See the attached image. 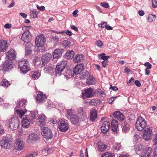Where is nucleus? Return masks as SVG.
<instances>
[{"label": "nucleus", "mask_w": 157, "mask_h": 157, "mask_svg": "<svg viewBox=\"0 0 157 157\" xmlns=\"http://www.w3.org/2000/svg\"><path fill=\"white\" fill-rule=\"evenodd\" d=\"M152 148L151 147H147L144 150L140 147H138L136 150V153L139 154L141 157H149L152 151Z\"/></svg>", "instance_id": "obj_1"}, {"label": "nucleus", "mask_w": 157, "mask_h": 157, "mask_svg": "<svg viewBox=\"0 0 157 157\" xmlns=\"http://www.w3.org/2000/svg\"><path fill=\"white\" fill-rule=\"evenodd\" d=\"M20 72L23 74H26L30 70V68L29 61L27 60H25L19 62L18 64Z\"/></svg>", "instance_id": "obj_2"}, {"label": "nucleus", "mask_w": 157, "mask_h": 157, "mask_svg": "<svg viewBox=\"0 0 157 157\" xmlns=\"http://www.w3.org/2000/svg\"><path fill=\"white\" fill-rule=\"evenodd\" d=\"M147 123L145 119L141 116L137 119L136 128L139 131H142L147 126Z\"/></svg>", "instance_id": "obj_3"}, {"label": "nucleus", "mask_w": 157, "mask_h": 157, "mask_svg": "<svg viewBox=\"0 0 157 157\" xmlns=\"http://www.w3.org/2000/svg\"><path fill=\"white\" fill-rule=\"evenodd\" d=\"M11 138L8 137H3L0 141V146L2 148L9 149L12 146V141Z\"/></svg>", "instance_id": "obj_4"}, {"label": "nucleus", "mask_w": 157, "mask_h": 157, "mask_svg": "<svg viewBox=\"0 0 157 157\" xmlns=\"http://www.w3.org/2000/svg\"><path fill=\"white\" fill-rule=\"evenodd\" d=\"M9 122V127L11 129L15 130L17 129L19 125V121L17 117L11 118Z\"/></svg>", "instance_id": "obj_5"}, {"label": "nucleus", "mask_w": 157, "mask_h": 157, "mask_svg": "<svg viewBox=\"0 0 157 157\" xmlns=\"http://www.w3.org/2000/svg\"><path fill=\"white\" fill-rule=\"evenodd\" d=\"M42 135L47 140L53 137V134L51 130L47 127H44L42 129L41 132Z\"/></svg>", "instance_id": "obj_6"}, {"label": "nucleus", "mask_w": 157, "mask_h": 157, "mask_svg": "<svg viewBox=\"0 0 157 157\" xmlns=\"http://www.w3.org/2000/svg\"><path fill=\"white\" fill-rule=\"evenodd\" d=\"M66 65V62L63 61L59 63L55 68V75L56 76H59L62 74V72L65 69Z\"/></svg>", "instance_id": "obj_7"}, {"label": "nucleus", "mask_w": 157, "mask_h": 157, "mask_svg": "<svg viewBox=\"0 0 157 157\" xmlns=\"http://www.w3.org/2000/svg\"><path fill=\"white\" fill-rule=\"evenodd\" d=\"M143 139L146 141L150 140L153 135L152 130L150 128H145L143 132Z\"/></svg>", "instance_id": "obj_8"}, {"label": "nucleus", "mask_w": 157, "mask_h": 157, "mask_svg": "<svg viewBox=\"0 0 157 157\" xmlns=\"http://www.w3.org/2000/svg\"><path fill=\"white\" fill-rule=\"evenodd\" d=\"M45 36L43 35L38 36L35 40L36 46L38 48L42 47L45 42Z\"/></svg>", "instance_id": "obj_9"}, {"label": "nucleus", "mask_w": 157, "mask_h": 157, "mask_svg": "<svg viewBox=\"0 0 157 157\" xmlns=\"http://www.w3.org/2000/svg\"><path fill=\"white\" fill-rule=\"evenodd\" d=\"M59 128L61 132H65L68 129L69 125L67 121L61 120L58 122Z\"/></svg>", "instance_id": "obj_10"}, {"label": "nucleus", "mask_w": 157, "mask_h": 157, "mask_svg": "<svg viewBox=\"0 0 157 157\" xmlns=\"http://www.w3.org/2000/svg\"><path fill=\"white\" fill-rule=\"evenodd\" d=\"M77 115L82 121H85L87 119L86 113L84 111L82 107H80L78 109Z\"/></svg>", "instance_id": "obj_11"}, {"label": "nucleus", "mask_w": 157, "mask_h": 157, "mask_svg": "<svg viewBox=\"0 0 157 157\" xmlns=\"http://www.w3.org/2000/svg\"><path fill=\"white\" fill-rule=\"evenodd\" d=\"M6 58L10 60L15 59L16 56V52L13 49H10L6 53Z\"/></svg>", "instance_id": "obj_12"}, {"label": "nucleus", "mask_w": 157, "mask_h": 157, "mask_svg": "<svg viewBox=\"0 0 157 157\" xmlns=\"http://www.w3.org/2000/svg\"><path fill=\"white\" fill-rule=\"evenodd\" d=\"M93 90L91 88L85 90L82 94V97L84 99L93 97Z\"/></svg>", "instance_id": "obj_13"}, {"label": "nucleus", "mask_w": 157, "mask_h": 157, "mask_svg": "<svg viewBox=\"0 0 157 157\" xmlns=\"http://www.w3.org/2000/svg\"><path fill=\"white\" fill-rule=\"evenodd\" d=\"M15 149L17 151H20L23 149L24 147V143L22 141L17 140L14 144Z\"/></svg>", "instance_id": "obj_14"}, {"label": "nucleus", "mask_w": 157, "mask_h": 157, "mask_svg": "<svg viewBox=\"0 0 157 157\" xmlns=\"http://www.w3.org/2000/svg\"><path fill=\"white\" fill-rule=\"evenodd\" d=\"M110 127L109 122L107 121H104L101 127V131L102 133H106L108 132Z\"/></svg>", "instance_id": "obj_15"}, {"label": "nucleus", "mask_w": 157, "mask_h": 157, "mask_svg": "<svg viewBox=\"0 0 157 157\" xmlns=\"http://www.w3.org/2000/svg\"><path fill=\"white\" fill-rule=\"evenodd\" d=\"M13 64L12 61L6 60L3 63V68L5 71L10 70L13 67Z\"/></svg>", "instance_id": "obj_16"}, {"label": "nucleus", "mask_w": 157, "mask_h": 157, "mask_svg": "<svg viewBox=\"0 0 157 157\" xmlns=\"http://www.w3.org/2000/svg\"><path fill=\"white\" fill-rule=\"evenodd\" d=\"M46 99V96L45 95H44L42 92L37 94L36 98V99L38 103L44 102Z\"/></svg>", "instance_id": "obj_17"}, {"label": "nucleus", "mask_w": 157, "mask_h": 157, "mask_svg": "<svg viewBox=\"0 0 157 157\" xmlns=\"http://www.w3.org/2000/svg\"><path fill=\"white\" fill-rule=\"evenodd\" d=\"M8 46L6 41L2 40H0V52H5Z\"/></svg>", "instance_id": "obj_18"}, {"label": "nucleus", "mask_w": 157, "mask_h": 157, "mask_svg": "<svg viewBox=\"0 0 157 157\" xmlns=\"http://www.w3.org/2000/svg\"><path fill=\"white\" fill-rule=\"evenodd\" d=\"M84 69V65L82 63L76 65L73 69V72L75 75L79 74Z\"/></svg>", "instance_id": "obj_19"}, {"label": "nucleus", "mask_w": 157, "mask_h": 157, "mask_svg": "<svg viewBox=\"0 0 157 157\" xmlns=\"http://www.w3.org/2000/svg\"><path fill=\"white\" fill-rule=\"evenodd\" d=\"M51 58L52 55L49 53L44 54L42 56L41 58L42 64L44 65L48 62L50 60Z\"/></svg>", "instance_id": "obj_20"}, {"label": "nucleus", "mask_w": 157, "mask_h": 157, "mask_svg": "<svg viewBox=\"0 0 157 157\" xmlns=\"http://www.w3.org/2000/svg\"><path fill=\"white\" fill-rule=\"evenodd\" d=\"M121 127L122 131L124 133L128 132L130 129L129 125L126 121L122 123L121 124Z\"/></svg>", "instance_id": "obj_21"}, {"label": "nucleus", "mask_w": 157, "mask_h": 157, "mask_svg": "<svg viewBox=\"0 0 157 157\" xmlns=\"http://www.w3.org/2000/svg\"><path fill=\"white\" fill-rule=\"evenodd\" d=\"M70 119L72 123L74 125H76L82 121L77 115L72 116Z\"/></svg>", "instance_id": "obj_22"}, {"label": "nucleus", "mask_w": 157, "mask_h": 157, "mask_svg": "<svg viewBox=\"0 0 157 157\" xmlns=\"http://www.w3.org/2000/svg\"><path fill=\"white\" fill-rule=\"evenodd\" d=\"M63 49L61 48L56 49L53 53V58H58L61 56L63 53Z\"/></svg>", "instance_id": "obj_23"}, {"label": "nucleus", "mask_w": 157, "mask_h": 157, "mask_svg": "<svg viewBox=\"0 0 157 157\" xmlns=\"http://www.w3.org/2000/svg\"><path fill=\"white\" fill-rule=\"evenodd\" d=\"M21 39L24 42L27 43L30 42V40L29 38V34L27 32H24L21 37Z\"/></svg>", "instance_id": "obj_24"}, {"label": "nucleus", "mask_w": 157, "mask_h": 157, "mask_svg": "<svg viewBox=\"0 0 157 157\" xmlns=\"http://www.w3.org/2000/svg\"><path fill=\"white\" fill-rule=\"evenodd\" d=\"M96 81L94 77L92 75H90L87 78L86 83L88 85L95 84L96 83Z\"/></svg>", "instance_id": "obj_25"}, {"label": "nucleus", "mask_w": 157, "mask_h": 157, "mask_svg": "<svg viewBox=\"0 0 157 157\" xmlns=\"http://www.w3.org/2000/svg\"><path fill=\"white\" fill-rule=\"evenodd\" d=\"M40 75V73L38 71H32L30 74V76L34 80L37 79Z\"/></svg>", "instance_id": "obj_26"}, {"label": "nucleus", "mask_w": 157, "mask_h": 157, "mask_svg": "<svg viewBox=\"0 0 157 157\" xmlns=\"http://www.w3.org/2000/svg\"><path fill=\"white\" fill-rule=\"evenodd\" d=\"M112 130L114 132L117 131L118 125V122L116 120H113L111 122Z\"/></svg>", "instance_id": "obj_27"}, {"label": "nucleus", "mask_w": 157, "mask_h": 157, "mask_svg": "<svg viewBox=\"0 0 157 157\" xmlns=\"http://www.w3.org/2000/svg\"><path fill=\"white\" fill-rule=\"evenodd\" d=\"M97 111L95 109L92 110L90 113V117L91 121L95 120L97 117Z\"/></svg>", "instance_id": "obj_28"}, {"label": "nucleus", "mask_w": 157, "mask_h": 157, "mask_svg": "<svg viewBox=\"0 0 157 157\" xmlns=\"http://www.w3.org/2000/svg\"><path fill=\"white\" fill-rule=\"evenodd\" d=\"M83 57L82 55L78 54L74 58L73 61L75 63H78L83 60Z\"/></svg>", "instance_id": "obj_29"}, {"label": "nucleus", "mask_w": 157, "mask_h": 157, "mask_svg": "<svg viewBox=\"0 0 157 157\" xmlns=\"http://www.w3.org/2000/svg\"><path fill=\"white\" fill-rule=\"evenodd\" d=\"M38 119V122L41 124L44 125L45 124L46 118L45 115L44 114L39 115Z\"/></svg>", "instance_id": "obj_30"}, {"label": "nucleus", "mask_w": 157, "mask_h": 157, "mask_svg": "<svg viewBox=\"0 0 157 157\" xmlns=\"http://www.w3.org/2000/svg\"><path fill=\"white\" fill-rule=\"evenodd\" d=\"M22 126L24 128H28L29 127V120L25 117L22 121Z\"/></svg>", "instance_id": "obj_31"}, {"label": "nucleus", "mask_w": 157, "mask_h": 157, "mask_svg": "<svg viewBox=\"0 0 157 157\" xmlns=\"http://www.w3.org/2000/svg\"><path fill=\"white\" fill-rule=\"evenodd\" d=\"M27 100L26 99H23L21 101H19L17 104V107L21 108V107L25 108Z\"/></svg>", "instance_id": "obj_32"}, {"label": "nucleus", "mask_w": 157, "mask_h": 157, "mask_svg": "<svg viewBox=\"0 0 157 157\" xmlns=\"http://www.w3.org/2000/svg\"><path fill=\"white\" fill-rule=\"evenodd\" d=\"M75 52L73 50L69 51L66 53L65 57L67 59H70L73 58Z\"/></svg>", "instance_id": "obj_33"}, {"label": "nucleus", "mask_w": 157, "mask_h": 157, "mask_svg": "<svg viewBox=\"0 0 157 157\" xmlns=\"http://www.w3.org/2000/svg\"><path fill=\"white\" fill-rule=\"evenodd\" d=\"M89 75V73L86 70H83L81 74L80 77L81 79H83L87 78Z\"/></svg>", "instance_id": "obj_34"}, {"label": "nucleus", "mask_w": 157, "mask_h": 157, "mask_svg": "<svg viewBox=\"0 0 157 157\" xmlns=\"http://www.w3.org/2000/svg\"><path fill=\"white\" fill-rule=\"evenodd\" d=\"M100 101V100L97 99H92L90 100L89 104L91 105L95 106L99 104Z\"/></svg>", "instance_id": "obj_35"}, {"label": "nucleus", "mask_w": 157, "mask_h": 157, "mask_svg": "<svg viewBox=\"0 0 157 157\" xmlns=\"http://www.w3.org/2000/svg\"><path fill=\"white\" fill-rule=\"evenodd\" d=\"M73 110L72 109H67L66 111V116L68 119H70V118L72 117L74 115L73 114Z\"/></svg>", "instance_id": "obj_36"}, {"label": "nucleus", "mask_w": 157, "mask_h": 157, "mask_svg": "<svg viewBox=\"0 0 157 157\" xmlns=\"http://www.w3.org/2000/svg\"><path fill=\"white\" fill-rule=\"evenodd\" d=\"M39 139L38 135L34 133L30 134L28 137V139L31 140H36Z\"/></svg>", "instance_id": "obj_37"}, {"label": "nucleus", "mask_w": 157, "mask_h": 157, "mask_svg": "<svg viewBox=\"0 0 157 157\" xmlns=\"http://www.w3.org/2000/svg\"><path fill=\"white\" fill-rule=\"evenodd\" d=\"M10 85V82L6 79H4L0 82V85L1 86H4L6 88Z\"/></svg>", "instance_id": "obj_38"}, {"label": "nucleus", "mask_w": 157, "mask_h": 157, "mask_svg": "<svg viewBox=\"0 0 157 157\" xmlns=\"http://www.w3.org/2000/svg\"><path fill=\"white\" fill-rule=\"evenodd\" d=\"M15 111L17 113L18 116L21 118H22V116L24 115L26 112L20 109H16L15 110Z\"/></svg>", "instance_id": "obj_39"}, {"label": "nucleus", "mask_w": 157, "mask_h": 157, "mask_svg": "<svg viewBox=\"0 0 157 157\" xmlns=\"http://www.w3.org/2000/svg\"><path fill=\"white\" fill-rule=\"evenodd\" d=\"M115 155L113 153L109 152H105L102 154L101 157H114Z\"/></svg>", "instance_id": "obj_40"}, {"label": "nucleus", "mask_w": 157, "mask_h": 157, "mask_svg": "<svg viewBox=\"0 0 157 157\" xmlns=\"http://www.w3.org/2000/svg\"><path fill=\"white\" fill-rule=\"evenodd\" d=\"M155 16L153 15L152 14L149 15L148 17V21L150 22H152L154 20H155Z\"/></svg>", "instance_id": "obj_41"}, {"label": "nucleus", "mask_w": 157, "mask_h": 157, "mask_svg": "<svg viewBox=\"0 0 157 157\" xmlns=\"http://www.w3.org/2000/svg\"><path fill=\"white\" fill-rule=\"evenodd\" d=\"M122 147L120 143H117L113 148V151H118Z\"/></svg>", "instance_id": "obj_42"}, {"label": "nucleus", "mask_w": 157, "mask_h": 157, "mask_svg": "<svg viewBox=\"0 0 157 157\" xmlns=\"http://www.w3.org/2000/svg\"><path fill=\"white\" fill-rule=\"evenodd\" d=\"M71 44V42L67 40H65L63 41V45L66 48H68Z\"/></svg>", "instance_id": "obj_43"}, {"label": "nucleus", "mask_w": 157, "mask_h": 157, "mask_svg": "<svg viewBox=\"0 0 157 157\" xmlns=\"http://www.w3.org/2000/svg\"><path fill=\"white\" fill-rule=\"evenodd\" d=\"M122 113L120 112L119 111H115L113 113V116L114 117L117 119L120 116V115H121Z\"/></svg>", "instance_id": "obj_44"}, {"label": "nucleus", "mask_w": 157, "mask_h": 157, "mask_svg": "<svg viewBox=\"0 0 157 157\" xmlns=\"http://www.w3.org/2000/svg\"><path fill=\"white\" fill-rule=\"evenodd\" d=\"M25 55L28 56L31 54V49L30 48L28 47L27 46L25 48Z\"/></svg>", "instance_id": "obj_45"}, {"label": "nucleus", "mask_w": 157, "mask_h": 157, "mask_svg": "<svg viewBox=\"0 0 157 157\" xmlns=\"http://www.w3.org/2000/svg\"><path fill=\"white\" fill-rule=\"evenodd\" d=\"M101 58L104 60V61L108 60L107 59L109 57V56H105V54L104 53H103L100 55Z\"/></svg>", "instance_id": "obj_46"}, {"label": "nucleus", "mask_w": 157, "mask_h": 157, "mask_svg": "<svg viewBox=\"0 0 157 157\" xmlns=\"http://www.w3.org/2000/svg\"><path fill=\"white\" fill-rule=\"evenodd\" d=\"M37 11L35 10H33L32 12H31L30 15L31 17L35 18L37 17Z\"/></svg>", "instance_id": "obj_47"}, {"label": "nucleus", "mask_w": 157, "mask_h": 157, "mask_svg": "<svg viewBox=\"0 0 157 157\" xmlns=\"http://www.w3.org/2000/svg\"><path fill=\"white\" fill-rule=\"evenodd\" d=\"M106 148V146L105 144H102L99 146V150L101 152L103 151Z\"/></svg>", "instance_id": "obj_48"}, {"label": "nucleus", "mask_w": 157, "mask_h": 157, "mask_svg": "<svg viewBox=\"0 0 157 157\" xmlns=\"http://www.w3.org/2000/svg\"><path fill=\"white\" fill-rule=\"evenodd\" d=\"M107 24V22H104L102 21L101 22V23L98 24V26L99 27L101 28H105L106 25Z\"/></svg>", "instance_id": "obj_49"}, {"label": "nucleus", "mask_w": 157, "mask_h": 157, "mask_svg": "<svg viewBox=\"0 0 157 157\" xmlns=\"http://www.w3.org/2000/svg\"><path fill=\"white\" fill-rule=\"evenodd\" d=\"M95 44L97 46L101 48L103 46V43L101 41L98 40L95 43Z\"/></svg>", "instance_id": "obj_50"}, {"label": "nucleus", "mask_w": 157, "mask_h": 157, "mask_svg": "<svg viewBox=\"0 0 157 157\" xmlns=\"http://www.w3.org/2000/svg\"><path fill=\"white\" fill-rule=\"evenodd\" d=\"M144 65L147 67L146 69H150L151 68V64L148 62H146L145 63Z\"/></svg>", "instance_id": "obj_51"}, {"label": "nucleus", "mask_w": 157, "mask_h": 157, "mask_svg": "<svg viewBox=\"0 0 157 157\" xmlns=\"http://www.w3.org/2000/svg\"><path fill=\"white\" fill-rule=\"evenodd\" d=\"M37 114V112L33 113L31 114L30 117H32V119H35L36 118Z\"/></svg>", "instance_id": "obj_52"}, {"label": "nucleus", "mask_w": 157, "mask_h": 157, "mask_svg": "<svg viewBox=\"0 0 157 157\" xmlns=\"http://www.w3.org/2000/svg\"><path fill=\"white\" fill-rule=\"evenodd\" d=\"M102 65L104 67H105L108 65L109 63L108 60L103 61L101 62Z\"/></svg>", "instance_id": "obj_53"}, {"label": "nucleus", "mask_w": 157, "mask_h": 157, "mask_svg": "<svg viewBox=\"0 0 157 157\" xmlns=\"http://www.w3.org/2000/svg\"><path fill=\"white\" fill-rule=\"evenodd\" d=\"M152 5L153 8L156 7L157 6V1L155 0H152Z\"/></svg>", "instance_id": "obj_54"}, {"label": "nucleus", "mask_w": 157, "mask_h": 157, "mask_svg": "<svg viewBox=\"0 0 157 157\" xmlns=\"http://www.w3.org/2000/svg\"><path fill=\"white\" fill-rule=\"evenodd\" d=\"M124 117L122 113L117 119L120 121H122L124 120Z\"/></svg>", "instance_id": "obj_55"}, {"label": "nucleus", "mask_w": 157, "mask_h": 157, "mask_svg": "<svg viewBox=\"0 0 157 157\" xmlns=\"http://www.w3.org/2000/svg\"><path fill=\"white\" fill-rule=\"evenodd\" d=\"M36 7L38 9L41 11H43L45 10V8L44 6H40L37 5Z\"/></svg>", "instance_id": "obj_56"}, {"label": "nucleus", "mask_w": 157, "mask_h": 157, "mask_svg": "<svg viewBox=\"0 0 157 157\" xmlns=\"http://www.w3.org/2000/svg\"><path fill=\"white\" fill-rule=\"evenodd\" d=\"M102 6L105 8H108L109 6L108 4L107 3L102 2L101 4Z\"/></svg>", "instance_id": "obj_57"}, {"label": "nucleus", "mask_w": 157, "mask_h": 157, "mask_svg": "<svg viewBox=\"0 0 157 157\" xmlns=\"http://www.w3.org/2000/svg\"><path fill=\"white\" fill-rule=\"evenodd\" d=\"M117 97H111L110 99L109 100V104H111L115 100V99Z\"/></svg>", "instance_id": "obj_58"}, {"label": "nucleus", "mask_w": 157, "mask_h": 157, "mask_svg": "<svg viewBox=\"0 0 157 157\" xmlns=\"http://www.w3.org/2000/svg\"><path fill=\"white\" fill-rule=\"evenodd\" d=\"M153 154L154 157H157V146L154 149Z\"/></svg>", "instance_id": "obj_59"}, {"label": "nucleus", "mask_w": 157, "mask_h": 157, "mask_svg": "<svg viewBox=\"0 0 157 157\" xmlns=\"http://www.w3.org/2000/svg\"><path fill=\"white\" fill-rule=\"evenodd\" d=\"M134 83L138 87H140L141 86L140 83L137 80L135 81Z\"/></svg>", "instance_id": "obj_60"}, {"label": "nucleus", "mask_w": 157, "mask_h": 157, "mask_svg": "<svg viewBox=\"0 0 157 157\" xmlns=\"http://www.w3.org/2000/svg\"><path fill=\"white\" fill-rule=\"evenodd\" d=\"M110 89H111L114 91H116L118 90L117 87L116 86H112L111 85L110 87Z\"/></svg>", "instance_id": "obj_61"}, {"label": "nucleus", "mask_w": 157, "mask_h": 157, "mask_svg": "<svg viewBox=\"0 0 157 157\" xmlns=\"http://www.w3.org/2000/svg\"><path fill=\"white\" fill-rule=\"evenodd\" d=\"M78 12V10H75L73 12V15L75 17H76L77 16V13Z\"/></svg>", "instance_id": "obj_62"}, {"label": "nucleus", "mask_w": 157, "mask_h": 157, "mask_svg": "<svg viewBox=\"0 0 157 157\" xmlns=\"http://www.w3.org/2000/svg\"><path fill=\"white\" fill-rule=\"evenodd\" d=\"M153 141L155 144H157V134L155 135L153 139Z\"/></svg>", "instance_id": "obj_63"}, {"label": "nucleus", "mask_w": 157, "mask_h": 157, "mask_svg": "<svg viewBox=\"0 0 157 157\" xmlns=\"http://www.w3.org/2000/svg\"><path fill=\"white\" fill-rule=\"evenodd\" d=\"M71 28L75 31L76 32H78V28L75 26V25H72L71 26Z\"/></svg>", "instance_id": "obj_64"}]
</instances>
